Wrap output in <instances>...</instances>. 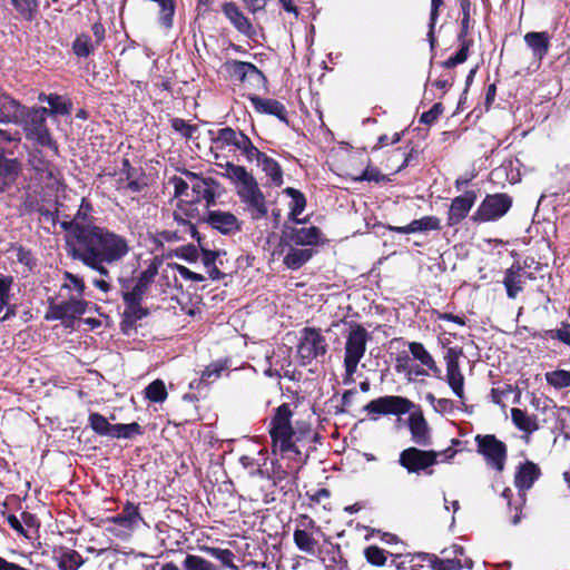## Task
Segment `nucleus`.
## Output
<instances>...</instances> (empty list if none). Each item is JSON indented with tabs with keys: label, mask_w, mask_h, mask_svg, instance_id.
<instances>
[{
	"label": "nucleus",
	"mask_w": 570,
	"mask_h": 570,
	"mask_svg": "<svg viewBox=\"0 0 570 570\" xmlns=\"http://www.w3.org/2000/svg\"><path fill=\"white\" fill-rule=\"evenodd\" d=\"M90 209L89 204L82 199L76 217L61 224L68 232L67 253L100 276L108 277V266L118 264L129 254V240L107 227L83 223Z\"/></svg>",
	"instance_id": "obj_1"
},
{
	"label": "nucleus",
	"mask_w": 570,
	"mask_h": 570,
	"mask_svg": "<svg viewBox=\"0 0 570 570\" xmlns=\"http://www.w3.org/2000/svg\"><path fill=\"white\" fill-rule=\"evenodd\" d=\"M292 415L289 404L284 403L279 405L272 419L269 434L273 441L274 454L296 459V456L301 455V451L295 444L299 436L291 424Z\"/></svg>",
	"instance_id": "obj_2"
},
{
	"label": "nucleus",
	"mask_w": 570,
	"mask_h": 570,
	"mask_svg": "<svg viewBox=\"0 0 570 570\" xmlns=\"http://www.w3.org/2000/svg\"><path fill=\"white\" fill-rule=\"evenodd\" d=\"M370 338V333L362 325L354 324L350 327L344 345V384L353 382V376L356 373L358 363L365 355Z\"/></svg>",
	"instance_id": "obj_3"
},
{
	"label": "nucleus",
	"mask_w": 570,
	"mask_h": 570,
	"mask_svg": "<svg viewBox=\"0 0 570 570\" xmlns=\"http://www.w3.org/2000/svg\"><path fill=\"white\" fill-rule=\"evenodd\" d=\"M47 115L48 109L45 107L33 108L30 110L24 108V115L20 122L23 126L27 139L32 140L40 146L49 147L57 153V144L51 138L46 126Z\"/></svg>",
	"instance_id": "obj_4"
},
{
	"label": "nucleus",
	"mask_w": 570,
	"mask_h": 570,
	"mask_svg": "<svg viewBox=\"0 0 570 570\" xmlns=\"http://www.w3.org/2000/svg\"><path fill=\"white\" fill-rule=\"evenodd\" d=\"M327 352L325 336L316 328L305 327L301 332L297 356L302 365H308Z\"/></svg>",
	"instance_id": "obj_5"
},
{
	"label": "nucleus",
	"mask_w": 570,
	"mask_h": 570,
	"mask_svg": "<svg viewBox=\"0 0 570 570\" xmlns=\"http://www.w3.org/2000/svg\"><path fill=\"white\" fill-rule=\"evenodd\" d=\"M236 188L240 200L246 205V209L253 219L259 220L267 216L268 208L266 205L265 196L261 191L258 184L253 175H250Z\"/></svg>",
	"instance_id": "obj_6"
},
{
	"label": "nucleus",
	"mask_w": 570,
	"mask_h": 570,
	"mask_svg": "<svg viewBox=\"0 0 570 570\" xmlns=\"http://www.w3.org/2000/svg\"><path fill=\"white\" fill-rule=\"evenodd\" d=\"M478 452L484 458L487 464L498 472H502L507 461V446L493 434H478L475 436Z\"/></svg>",
	"instance_id": "obj_7"
},
{
	"label": "nucleus",
	"mask_w": 570,
	"mask_h": 570,
	"mask_svg": "<svg viewBox=\"0 0 570 570\" xmlns=\"http://www.w3.org/2000/svg\"><path fill=\"white\" fill-rule=\"evenodd\" d=\"M412 402L397 395L381 396L368 402L363 410L371 420L376 421L381 415H402L412 407Z\"/></svg>",
	"instance_id": "obj_8"
},
{
	"label": "nucleus",
	"mask_w": 570,
	"mask_h": 570,
	"mask_svg": "<svg viewBox=\"0 0 570 570\" xmlns=\"http://www.w3.org/2000/svg\"><path fill=\"white\" fill-rule=\"evenodd\" d=\"M212 141L218 149H224L228 146L235 147L240 150L248 160H253L254 156L258 155V149L253 145L252 140L242 131H237L230 127L217 130Z\"/></svg>",
	"instance_id": "obj_9"
},
{
	"label": "nucleus",
	"mask_w": 570,
	"mask_h": 570,
	"mask_svg": "<svg viewBox=\"0 0 570 570\" xmlns=\"http://www.w3.org/2000/svg\"><path fill=\"white\" fill-rule=\"evenodd\" d=\"M88 303L79 297H71L60 303H51L46 313L47 321H61L69 326L80 315L86 313Z\"/></svg>",
	"instance_id": "obj_10"
},
{
	"label": "nucleus",
	"mask_w": 570,
	"mask_h": 570,
	"mask_svg": "<svg viewBox=\"0 0 570 570\" xmlns=\"http://www.w3.org/2000/svg\"><path fill=\"white\" fill-rule=\"evenodd\" d=\"M512 199L507 194L488 195L475 212L474 219L491 222L501 218L508 213Z\"/></svg>",
	"instance_id": "obj_11"
},
{
	"label": "nucleus",
	"mask_w": 570,
	"mask_h": 570,
	"mask_svg": "<svg viewBox=\"0 0 570 570\" xmlns=\"http://www.w3.org/2000/svg\"><path fill=\"white\" fill-rule=\"evenodd\" d=\"M438 453L434 451H424L411 446L403 450L399 456V463L409 473L419 474L436 463Z\"/></svg>",
	"instance_id": "obj_12"
},
{
	"label": "nucleus",
	"mask_w": 570,
	"mask_h": 570,
	"mask_svg": "<svg viewBox=\"0 0 570 570\" xmlns=\"http://www.w3.org/2000/svg\"><path fill=\"white\" fill-rule=\"evenodd\" d=\"M115 528L110 531L118 537H128L135 529L138 528L142 518L138 511V508L131 503H128L122 509L121 513L109 519Z\"/></svg>",
	"instance_id": "obj_13"
},
{
	"label": "nucleus",
	"mask_w": 570,
	"mask_h": 570,
	"mask_svg": "<svg viewBox=\"0 0 570 570\" xmlns=\"http://www.w3.org/2000/svg\"><path fill=\"white\" fill-rule=\"evenodd\" d=\"M185 175L191 183V189L196 194L195 200H205L207 207L214 205L219 194V185L212 178H200L191 171H186Z\"/></svg>",
	"instance_id": "obj_14"
},
{
	"label": "nucleus",
	"mask_w": 570,
	"mask_h": 570,
	"mask_svg": "<svg viewBox=\"0 0 570 570\" xmlns=\"http://www.w3.org/2000/svg\"><path fill=\"white\" fill-rule=\"evenodd\" d=\"M528 278H533L531 273H528L519 263L512 264L505 271L502 281L507 296L510 299H515L518 295L523 291Z\"/></svg>",
	"instance_id": "obj_15"
},
{
	"label": "nucleus",
	"mask_w": 570,
	"mask_h": 570,
	"mask_svg": "<svg viewBox=\"0 0 570 570\" xmlns=\"http://www.w3.org/2000/svg\"><path fill=\"white\" fill-rule=\"evenodd\" d=\"M540 475V468L532 461H525L517 466L514 485L520 492L522 504L525 502V491L532 488Z\"/></svg>",
	"instance_id": "obj_16"
},
{
	"label": "nucleus",
	"mask_w": 570,
	"mask_h": 570,
	"mask_svg": "<svg viewBox=\"0 0 570 570\" xmlns=\"http://www.w3.org/2000/svg\"><path fill=\"white\" fill-rule=\"evenodd\" d=\"M475 200L476 194L473 190H468L463 195L453 198L448 213V224L454 226L462 222L468 216Z\"/></svg>",
	"instance_id": "obj_17"
},
{
	"label": "nucleus",
	"mask_w": 570,
	"mask_h": 570,
	"mask_svg": "<svg viewBox=\"0 0 570 570\" xmlns=\"http://www.w3.org/2000/svg\"><path fill=\"white\" fill-rule=\"evenodd\" d=\"M207 223L222 234H234L240 229V222L230 212L209 210Z\"/></svg>",
	"instance_id": "obj_18"
},
{
	"label": "nucleus",
	"mask_w": 570,
	"mask_h": 570,
	"mask_svg": "<svg viewBox=\"0 0 570 570\" xmlns=\"http://www.w3.org/2000/svg\"><path fill=\"white\" fill-rule=\"evenodd\" d=\"M441 220L435 216H424L412 220L405 226H389V229L397 234H414L439 230Z\"/></svg>",
	"instance_id": "obj_19"
},
{
	"label": "nucleus",
	"mask_w": 570,
	"mask_h": 570,
	"mask_svg": "<svg viewBox=\"0 0 570 570\" xmlns=\"http://www.w3.org/2000/svg\"><path fill=\"white\" fill-rule=\"evenodd\" d=\"M223 12L234 28L245 36L255 33V29L249 19L240 11L234 2H226L223 6Z\"/></svg>",
	"instance_id": "obj_20"
},
{
	"label": "nucleus",
	"mask_w": 570,
	"mask_h": 570,
	"mask_svg": "<svg viewBox=\"0 0 570 570\" xmlns=\"http://www.w3.org/2000/svg\"><path fill=\"white\" fill-rule=\"evenodd\" d=\"M411 440L421 446L430 444V429L422 413H411L409 416Z\"/></svg>",
	"instance_id": "obj_21"
},
{
	"label": "nucleus",
	"mask_w": 570,
	"mask_h": 570,
	"mask_svg": "<svg viewBox=\"0 0 570 570\" xmlns=\"http://www.w3.org/2000/svg\"><path fill=\"white\" fill-rule=\"evenodd\" d=\"M419 558L430 563L432 570H462L463 568H472V560L466 558L463 561L456 558L440 559L434 554L419 553Z\"/></svg>",
	"instance_id": "obj_22"
},
{
	"label": "nucleus",
	"mask_w": 570,
	"mask_h": 570,
	"mask_svg": "<svg viewBox=\"0 0 570 570\" xmlns=\"http://www.w3.org/2000/svg\"><path fill=\"white\" fill-rule=\"evenodd\" d=\"M158 273V267L156 264L151 263L146 269H144L139 276L137 277L135 285L131 289H127L124 295L130 296L132 299L140 298L142 299L146 294L148 287L154 282L156 275ZM128 288L127 286H125Z\"/></svg>",
	"instance_id": "obj_23"
},
{
	"label": "nucleus",
	"mask_w": 570,
	"mask_h": 570,
	"mask_svg": "<svg viewBox=\"0 0 570 570\" xmlns=\"http://www.w3.org/2000/svg\"><path fill=\"white\" fill-rule=\"evenodd\" d=\"M24 107L9 96H0V122L20 124Z\"/></svg>",
	"instance_id": "obj_24"
},
{
	"label": "nucleus",
	"mask_w": 570,
	"mask_h": 570,
	"mask_svg": "<svg viewBox=\"0 0 570 570\" xmlns=\"http://www.w3.org/2000/svg\"><path fill=\"white\" fill-rule=\"evenodd\" d=\"M226 68L229 75L239 81L259 80L263 78V73L250 62L234 60L228 62Z\"/></svg>",
	"instance_id": "obj_25"
},
{
	"label": "nucleus",
	"mask_w": 570,
	"mask_h": 570,
	"mask_svg": "<svg viewBox=\"0 0 570 570\" xmlns=\"http://www.w3.org/2000/svg\"><path fill=\"white\" fill-rule=\"evenodd\" d=\"M287 238L296 246H312L318 244L321 230L315 226L293 228Z\"/></svg>",
	"instance_id": "obj_26"
},
{
	"label": "nucleus",
	"mask_w": 570,
	"mask_h": 570,
	"mask_svg": "<svg viewBox=\"0 0 570 570\" xmlns=\"http://www.w3.org/2000/svg\"><path fill=\"white\" fill-rule=\"evenodd\" d=\"M524 42L538 60H542L549 51L550 38L547 32H528L524 36Z\"/></svg>",
	"instance_id": "obj_27"
},
{
	"label": "nucleus",
	"mask_w": 570,
	"mask_h": 570,
	"mask_svg": "<svg viewBox=\"0 0 570 570\" xmlns=\"http://www.w3.org/2000/svg\"><path fill=\"white\" fill-rule=\"evenodd\" d=\"M253 107L261 114L276 116L281 120H286V109L283 104L274 99L261 98L253 96L249 98Z\"/></svg>",
	"instance_id": "obj_28"
},
{
	"label": "nucleus",
	"mask_w": 570,
	"mask_h": 570,
	"mask_svg": "<svg viewBox=\"0 0 570 570\" xmlns=\"http://www.w3.org/2000/svg\"><path fill=\"white\" fill-rule=\"evenodd\" d=\"M254 159L257 160L258 166H261L262 170L271 178L273 184L276 186H281L283 184V171L276 160L259 150L258 155L254 156Z\"/></svg>",
	"instance_id": "obj_29"
},
{
	"label": "nucleus",
	"mask_w": 570,
	"mask_h": 570,
	"mask_svg": "<svg viewBox=\"0 0 570 570\" xmlns=\"http://www.w3.org/2000/svg\"><path fill=\"white\" fill-rule=\"evenodd\" d=\"M511 419L513 424L521 431L531 434L539 429L537 417L529 415L518 407L511 409Z\"/></svg>",
	"instance_id": "obj_30"
},
{
	"label": "nucleus",
	"mask_w": 570,
	"mask_h": 570,
	"mask_svg": "<svg viewBox=\"0 0 570 570\" xmlns=\"http://www.w3.org/2000/svg\"><path fill=\"white\" fill-rule=\"evenodd\" d=\"M409 348L413 357L420 361V363L426 366L430 371H432L434 375H439L441 373L433 356L429 353L422 343L411 342L409 344Z\"/></svg>",
	"instance_id": "obj_31"
},
{
	"label": "nucleus",
	"mask_w": 570,
	"mask_h": 570,
	"mask_svg": "<svg viewBox=\"0 0 570 570\" xmlns=\"http://www.w3.org/2000/svg\"><path fill=\"white\" fill-rule=\"evenodd\" d=\"M293 540L297 549L311 556L316 554L317 540L305 529H295Z\"/></svg>",
	"instance_id": "obj_32"
},
{
	"label": "nucleus",
	"mask_w": 570,
	"mask_h": 570,
	"mask_svg": "<svg viewBox=\"0 0 570 570\" xmlns=\"http://www.w3.org/2000/svg\"><path fill=\"white\" fill-rule=\"evenodd\" d=\"M33 168L39 175V179L48 186H55L59 181L58 169L47 161L37 160L36 157L31 160Z\"/></svg>",
	"instance_id": "obj_33"
},
{
	"label": "nucleus",
	"mask_w": 570,
	"mask_h": 570,
	"mask_svg": "<svg viewBox=\"0 0 570 570\" xmlns=\"http://www.w3.org/2000/svg\"><path fill=\"white\" fill-rule=\"evenodd\" d=\"M284 193L292 199L289 203V218L296 223H301L297 217L304 212L306 207L305 196L293 187L285 188Z\"/></svg>",
	"instance_id": "obj_34"
},
{
	"label": "nucleus",
	"mask_w": 570,
	"mask_h": 570,
	"mask_svg": "<svg viewBox=\"0 0 570 570\" xmlns=\"http://www.w3.org/2000/svg\"><path fill=\"white\" fill-rule=\"evenodd\" d=\"M217 166L222 169V176L228 178L236 185V187L250 176L245 167L235 165L229 161L225 164H217Z\"/></svg>",
	"instance_id": "obj_35"
},
{
	"label": "nucleus",
	"mask_w": 570,
	"mask_h": 570,
	"mask_svg": "<svg viewBox=\"0 0 570 570\" xmlns=\"http://www.w3.org/2000/svg\"><path fill=\"white\" fill-rule=\"evenodd\" d=\"M122 297L126 304L124 316L127 322L135 323L147 316L148 312L140 305V298L135 297V299H132L130 296L125 295H122Z\"/></svg>",
	"instance_id": "obj_36"
},
{
	"label": "nucleus",
	"mask_w": 570,
	"mask_h": 570,
	"mask_svg": "<svg viewBox=\"0 0 570 570\" xmlns=\"http://www.w3.org/2000/svg\"><path fill=\"white\" fill-rule=\"evenodd\" d=\"M312 255L313 252L311 249L292 247L285 255L283 262L289 269H297L308 262Z\"/></svg>",
	"instance_id": "obj_37"
},
{
	"label": "nucleus",
	"mask_w": 570,
	"mask_h": 570,
	"mask_svg": "<svg viewBox=\"0 0 570 570\" xmlns=\"http://www.w3.org/2000/svg\"><path fill=\"white\" fill-rule=\"evenodd\" d=\"M82 563V557L75 550L63 551L58 559V568L60 570H77Z\"/></svg>",
	"instance_id": "obj_38"
},
{
	"label": "nucleus",
	"mask_w": 570,
	"mask_h": 570,
	"mask_svg": "<svg viewBox=\"0 0 570 570\" xmlns=\"http://www.w3.org/2000/svg\"><path fill=\"white\" fill-rule=\"evenodd\" d=\"M544 379L549 385L557 390L570 387V371L554 370L547 372Z\"/></svg>",
	"instance_id": "obj_39"
},
{
	"label": "nucleus",
	"mask_w": 570,
	"mask_h": 570,
	"mask_svg": "<svg viewBox=\"0 0 570 570\" xmlns=\"http://www.w3.org/2000/svg\"><path fill=\"white\" fill-rule=\"evenodd\" d=\"M141 434V426L134 422L129 424H112L110 436L111 439H131L135 435Z\"/></svg>",
	"instance_id": "obj_40"
},
{
	"label": "nucleus",
	"mask_w": 570,
	"mask_h": 570,
	"mask_svg": "<svg viewBox=\"0 0 570 570\" xmlns=\"http://www.w3.org/2000/svg\"><path fill=\"white\" fill-rule=\"evenodd\" d=\"M146 397L154 403H163L167 399L165 383L161 380H155L145 389Z\"/></svg>",
	"instance_id": "obj_41"
},
{
	"label": "nucleus",
	"mask_w": 570,
	"mask_h": 570,
	"mask_svg": "<svg viewBox=\"0 0 570 570\" xmlns=\"http://www.w3.org/2000/svg\"><path fill=\"white\" fill-rule=\"evenodd\" d=\"M203 550L206 551L213 558L219 560L225 567L232 570L238 569L237 566L234 563L235 556L230 550L214 547H205Z\"/></svg>",
	"instance_id": "obj_42"
},
{
	"label": "nucleus",
	"mask_w": 570,
	"mask_h": 570,
	"mask_svg": "<svg viewBox=\"0 0 570 570\" xmlns=\"http://www.w3.org/2000/svg\"><path fill=\"white\" fill-rule=\"evenodd\" d=\"M458 38L460 41V49L454 56L450 57L443 62L445 68H453L456 65L463 63L468 59L470 41L466 39V37L462 38V35H459Z\"/></svg>",
	"instance_id": "obj_43"
},
{
	"label": "nucleus",
	"mask_w": 570,
	"mask_h": 570,
	"mask_svg": "<svg viewBox=\"0 0 570 570\" xmlns=\"http://www.w3.org/2000/svg\"><path fill=\"white\" fill-rule=\"evenodd\" d=\"M89 425L90 428L99 435L102 436H110L112 424L108 422V420L99 414V413H91L89 415Z\"/></svg>",
	"instance_id": "obj_44"
},
{
	"label": "nucleus",
	"mask_w": 570,
	"mask_h": 570,
	"mask_svg": "<svg viewBox=\"0 0 570 570\" xmlns=\"http://www.w3.org/2000/svg\"><path fill=\"white\" fill-rule=\"evenodd\" d=\"M183 567L185 570H218L214 563L196 554H187Z\"/></svg>",
	"instance_id": "obj_45"
},
{
	"label": "nucleus",
	"mask_w": 570,
	"mask_h": 570,
	"mask_svg": "<svg viewBox=\"0 0 570 570\" xmlns=\"http://www.w3.org/2000/svg\"><path fill=\"white\" fill-rule=\"evenodd\" d=\"M217 253L208 249L203 250L202 261L206 271L212 279H219L222 276L220 271L215 265Z\"/></svg>",
	"instance_id": "obj_46"
},
{
	"label": "nucleus",
	"mask_w": 570,
	"mask_h": 570,
	"mask_svg": "<svg viewBox=\"0 0 570 570\" xmlns=\"http://www.w3.org/2000/svg\"><path fill=\"white\" fill-rule=\"evenodd\" d=\"M446 382L451 387L454 395L461 401L464 400V376L462 372H454L446 374Z\"/></svg>",
	"instance_id": "obj_47"
},
{
	"label": "nucleus",
	"mask_w": 570,
	"mask_h": 570,
	"mask_svg": "<svg viewBox=\"0 0 570 570\" xmlns=\"http://www.w3.org/2000/svg\"><path fill=\"white\" fill-rule=\"evenodd\" d=\"M462 356V351L455 347H449L444 355L446 374L461 372L459 360Z\"/></svg>",
	"instance_id": "obj_48"
},
{
	"label": "nucleus",
	"mask_w": 570,
	"mask_h": 570,
	"mask_svg": "<svg viewBox=\"0 0 570 570\" xmlns=\"http://www.w3.org/2000/svg\"><path fill=\"white\" fill-rule=\"evenodd\" d=\"M443 0H431V12H430V23H429V32L428 39L431 48H434L435 37H434V27L439 17V9L442 7Z\"/></svg>",
	"instance_id": "obj_49"
},
{
	"label": "nucleus",
	"mask_w": 570,
	"mask_h": 570,
	"mask_svg": "<svg viewBox=\"0 0 570 570\" xmlns=\"http://www.w3.org/2000/svg\"><path fill=\"white\" fill-rule=\"evenodd\" d=\"M63 279L62 288L75 289L79 297L83 295L86 286L82 278L70 272H65Z\"/></svg>",
	"instance_id": "obj_50"
},
{
	"label": "nucleus",
	"mask_w": 570,
	"mask_h": 570,
	"mask_svg": "<svg viewBox=\"0 0 570 570\" xmlns=\"http://www.w3.org/2000/svg\"><path fill=\"white\" fill-rule=\"evenodd\" d=\"M46 102L50 106L48 114L67 115L70 111V105L58 95H49L48 98H46Z\"/></svg>",
	"instance_id": "obj_51"
},
{
	"label": "nucleus",
	"mask_w": 570,
	"mask_h": 570,
	"mask_svg": "<svg viewBox=\"0 0 570 570\" xmlns=\"http://www.w3.org/2000/svg\"><path fill=\"white\" fill-rule=\"evenodd\" d=\"M73 51L79 57H88L94 45L89 36L81 35L77 37V39L73 42Z\"/></svg>",
	"instance_id": "obj_52"
},
{
	"label": "nucleus",
	"mask_w": 570,
	"mask_h": 570,
	"mask_svg": "<svg viewBox=\"0 0 570 570\" xmlns=\"http://www.w3.org/2000/svg\"><path fill=\"white\" fill-rule=\"evenodd\" d=\"M11 4L28 20L33 18L37 9L36 0H10Z\"/></svg>",
	"instance_id": "obj_53"
},
{
	"label": "nucleus",
	"mask_w": 570,
	"mask_h": 570,
	"mask_svg": "<svg viewBox=\"0 0 570 570\" xmlns=\"http://www.w3.org/2000/svg\"><path fill=\"white\" fill-rule=\"evenodd\" d=\"M364 556H365L367 562L373 566L381 567L386 561L384 550L376 546H371V547L366 548L364 551Z\"/></svg>",
	"instance_id": "obj_54"
},
{
	"label": "nucleus",
	"mask_w": 570,
	"mask_h": 570,
	"mask_svg": "<svg viewBox=\"0 0 570 570\" xmlns=\"http://www.w3.org/2000/svg\"><path fill=\"white\" fill-rule=\"evenodd\" d=\"M227 362L226 361H216L206 366V368L202 373V380L206 381L212 377L217 379L220 376L222 372L226 370Z\"/></svg>",
	"instance_id": "obj_55"
},
{
	"label": "nucleus",
	"mask_w": 570,
	"mask_h": 570,
	"mask_svg": "<svg viewBox=\"0 0 570 570\" xmlns=\"http://www.w3.org/2000/svg\"><path fill=\"white\" fill-rule=\"evenodd\" d=\"M171 127L185 138H191L197 127L186 122L184 119L175 118L171 120Z\"/></svg>",
	"instance_id": "obj_56"
},
{
	"label": "nucleus",
	"mask_w": 570,
	"mask_h": 570,
	"mask_svg": "<svg viewBox=\"0 0 570 570\" xmlns=\"http://www.w3.org/2000/svg\"><path fill=\"white\" fill-rule=\"evenodd\" d=\"M174 220L176 222L181 233L190 235L191 237L198 239V232L195 225L189 220L185 219L181 214L174 213Z\"/></svg>",
	"instance_id": "obj_57"
},
{
	"label": "nucleus",
	"mask_w": 570,
	"mask_h": 570,
	"mask_svg": "<svg viewBox=\"0 0 570 570\" xmlns=\"http://www.w3.org/2000/svg\"><path fill=\"white\" fill-rule=\"evenodd\" d=\"M11 285H12L11 277H9V276L0 277V313L9 304V299H10L9 292H10Z\"/></svg>",
	"instance_id": "obj_58"
},
{
	"label": "nucleus",
	"mask_w": 570,
	"mask_h": 570,
	"mask_svg": "<svg viewBox=\"0 0 570 570\" xmlns=\"http://www.w3.org/2000/svg\"><path fill=\"white\" fill-rule=\"evenodd\" d=\"M386 177L377 169L371 166H367L361 176L354 177L355 181H384Z\"/></svg>",
	"instance_id": "obj_59"
},
{
	"label": "nucleus",
	"mask_w": 570,
	"mask_h": 570,
	"mask_svg": "<svg viewBox=\"0 0 570 570\" xmlns=\"http://www.w3.org/2000/svg\"><path fill=\"white\" fill-rule=\"evenodd\" d=\"M460 7L462 10V21H461V31L459 35H462V38L468 37L469 28H470V10H471V1L470 0H460Z\"/></svg>",
	"instance_id": "obj_60"
},
{
	"label": "nucleus",
	"mask_w": 570,
	"mask_h": 570,
	"mask_svg": "<svg viewBox=\"0 0 570 570\" xmlns=\"http://www.w3.org/2000/svg\"><path fill=\"white\" fill-rule=\"evenodd\" d=\"M513 392L511 385L502 387H493L490 393L491 401L495 404L504 406V400Z\"/></svg>",
	"instance_id": "obj_61"
},
{
	"label": "nucleus",
	"mask_w": 570,
	"mask_h": 570,
	"mask_svg": "<svg viewBox=\"0 0 570 570\" xmlns=\"http://www.w3.org/2000/svg\"><path fill=\"white\" fill-rule=\"evenodd\" d=\"M442 112L443 106L440 102L434 104L430 110L421 115L420 122L424 125H432Z\"/></svg>",
	"instance_id": "obj_62"
},
{
	"label": "nucleus",
	"mask_w": 570,
	"mask_h": 570,
	"mask_svg": "<svg viewBox=\"0 0 570 570\" xmlns=\"http://www.w3.org/2000/svg\"><path fill=\"white\" fill-rule=\"evenodd\" d=\"M550 336L570 346V324L562 323L559 328L550 331Z\"/></svg>",
	"instance_id": "obj_63"
},
{
	"label": "nucleus",
	"mask_w": 570,
	"mask_h": 570,
	"mask_svg": "<svg viewBox=\"0 0 570 570\" xmlns=\"http://www.w3.org/2000/svg\"><path fill=\"white\" fill-rule=\"evenodd\" d=\"M176 271L185 279H190L193 282H203L205 279L203 275L191 272L183 265H176Z\"/></svg>",
	"instance_id": "obj_64"
}]
</instances>
